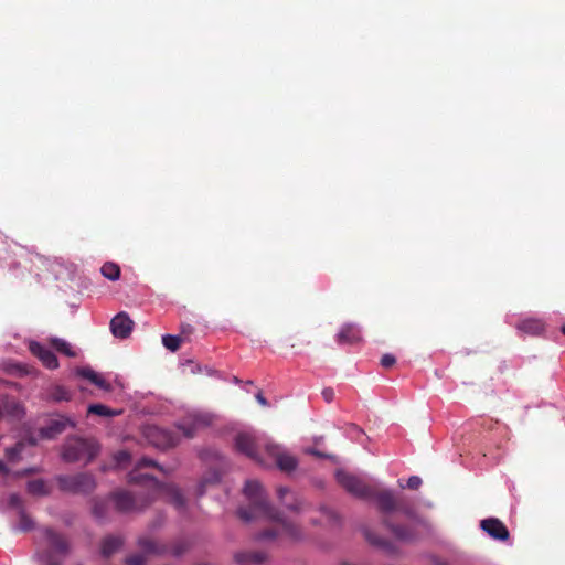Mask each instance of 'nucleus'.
<instances>
[{
	"label": "nucleus",
	"mask_w": 565,
	"mask_h": 565,
	"mask_svg": "<svg viewBox=\"0 0 565 565\" xmlns=\"http://www.w3.org/2000/svg\"><path fill=\"white\" fill-rule=\"evenodd\" d=\"M146 467H156L163 473H169L171 470H166L156 461L141 458L136 469L128 475L129 483L142 484L147 491L131 493L126 490H117L109 494V499L114 502L115 509L120 513H132L143 511L149 507L158 497H164L175 508L182 509L185 500L181 491L171 483H162L149 475L139 473V470Z\"/></svg>",
	"instance_id": "nucleus-1"
},
{
	"label": "nucleus",
	"mask_w": 565,
	"mask_h": 565,
	"mask_svg": "<svg viewBox=\"0 0 565 565\" xmlns=\"http://www.w3.org/2000/svg\"><path fill=\"white\" fill-rule=\"evenodd\" d=\"M370 499L376 501L377 510L383 514V524L396 540L415 542L430 535L431 524L418 516L403 499H397L392 490L373 487Z\"/></svg>",
	"instance_id": "nucleus-2"
},
{
	"label": "nucleus",
	"mask_w": 565,
	"mask_h": 565,
	"mask_svg": "<svg viewBox=\"0 0 565 565\" xmlns=\"http://www.w3.org/2000/svg\"><path fill=\"white\" fill-rule=\"evenodd\" d=\"M244 493L249 500V507L238 509L237 513L242 520L250 521L255 518L264 516L277 522L275 529L259 533L258 540H274L280 535H285L290 540L301 539L300 527L281 518L280 512L269 503L265 490L258 481L248 480L245 483Z\"/></svg>",
	"instance_id": "nucleus-3"
},
{
	"label": "nucleus",
	"mask_w": 565,
	"mask_h": 565,
	"mask_svg": "<svg viewBox=\"0 0 565 565\" xmlns=\"http://www.w3.org/2000/svg\"><path fill=\"white\" fill-rule=\"evenodd\" d=\"M43 536L47 543V548L40 554V558L46 565H62L63 559L72 553V543L68 537L52 527L42 530Z\"/></svg>",
	"instance_id": "nucleus-4"
},
{
	"label": "nucleus",
	"mask_w": 565,
	"mask_h": 565,
	"mask_svg": "<svg viewBox=\"0 0 565 565\" xmlns=\"http://www.w3.org/2000/svg\"><path fill=\"white\" fill-rule=\"evenodd\" d=\"M98 451L99 446L95 440L72 437L67 438L63 445L62 458L70 463L84 461L87 465L94 460Z\"/></svg>",
	"instance_id": "nucleus-5"
},
{
	"label": "nucleus",
	"mask_w": 565,
	"mask_h": 565,
	"mask_svg": "<svg viewBox=\"0 0 565 565\" xmlns=\"http://www.w3.org/2000/svg\"><path fill=\"white\" fill-rule=\"evenodd\" d=\"M58 488L74 494H89L97 486L95 477L89 472L61 475L56 477Z\"/></svg>",
	"instance_id": "nucleus-6"
},
{
	"label": "nucleus",
	"mask_w": 565,
	"mask_h": 565,
	"mask_svg": "<svg viewBox=\"0 0 565 565\" xmlns=\"http://www.w3.org/2000/svg\"><path fill=\"white\" fill-rule=\"evenodd\" d=\"M335 477L339 484L352 495L367 500L371 498L373 486L367 484L361 478L344 471H338Z\"/></svg>",
	"instance_id": "nucleus-7"
},
{
	"label": "nucleus",
	"mask_w": 565,
	"mask_h": 565,
	"mask_svg": "<svg viewBox=\"0 0 565 565\" xmlns=\"http://www.w3.org/2000/svg\"><path fill=\"white\" fill-rule=\"evenodd\" d=\"M214 418V415L210 413L195 412L184 418V420L178 425V429L181 430L186 438H192L200 429L211 426Z\"/></svg>",
	"instance_id": "nucleus-8"
},
{
	"label": "nucleus",
	"mask_w": 565,
	"mask_h": 565,
	"mask_svg": "<svg viewBox=\"0 0 565 565\" xmlns=\"http://www.w3.org/2000/svg\"><path fill=\"white\" fill-rule=\"evenodd\" d=\"M145 436L154 447L166 449L174 447L179 443L178 436L167 429L158 426H149L146 428Z\"/></svg>",
	"instance_id": "nucleus-9"
},
{
	"label": "nucleus",
	"mask_w": 565,
	"mask_h": 565,
	"mask_svg": "<svg viewBox=\"0 0 565 565\" xmlns=\"http://www.w3.org/2000/svg\"><path fill=\"white\" fill-rule=\"evenodd\" d=\"M266 452L275 460L276 466L285 472L294 471L297 468V459L282 451L278 445L267 444L265 446Z\"/></svg>",
	"instance_id": "nucleus-10"
},
{
	"label": "nucleus",
	"mask_w": 565,
	"mask_h": 565,
	"mask_svg": "<svg viewBox=\"0 0 565 565\" xmlns=\"http://www.w3.org/2000/svg\"><path fill=\"white\" fill-rule=\"evenodd\" d=\"M235 446L237 450L259 465H264L260 459L258 445L255 437L248 433H239L235 438Z\"/></svg>",
	"instance_id": "nucleus-11"
},
{
	"label": "nucleus",
	"mask_w": 565,
	"mask_h": 565,
	"mask_svg": "<svg viewBox=\"0 0 565 565\" xmlns=\"http://www.w3.org/2000/svg\"><path fill=\"white\" fill-rule=\"evenodd\" d=\"M480 526L489 536L494 540L507 541L510 536L508 527L497 518L482 520Z\"/></svg>",
	"instance_id": "nucleus-12"
},
{
	"label": "nucleus",
	"mask_w": 565,
	"mask_h": 565,
	"mask_svg": "<svg viewBox=\"0 0 565 565\" xmlns=\"http://www.w3.org/2000/svg\"><path fill=\"white\" fill-rule=\"evenodd\" d=\"M134 327V321L126 312H119L110 321V330L114 337L126 339L130 335Z\"/></svg>",
	"instance_id": "nucleus-13"
},
{
	"label": "nucleus",
	"mask_w": 565,
	"mask_h": 565,
	"mask_svg": "<svg viewBox=\"0 0 565 565\" xmlns=\"http://www.w3.org/2000/svg\"><path fill=\"white\" fill-rule=\"evenodd\" d=\"M67 426H74V424L66 417L58 416L52 418L47 424L40 429V436L45 439H53L57 435L62 434Z\"/></svg>",
	"instance_id": "nucleus-14"
},
{
	"label": "nucleus",
	"mask_w": 565,
	"mask_h": 565,
	"mask_svg": "<svg viewBox=\"0 0 565 565\" xmlns=\"http://www.w3.org/2000/svg\"><path fill=\"white\" fill-rule=\"evenodd\" d=\"M362 340L360 329L351 323L344 324L337 334L339 344H355Z\"/></svg>",
	"instance_id": "nucleus-15"
},
{
	"label": "nucleus",
	"mask_w": 565,
	"mask_h": 565,
	"mask_svg": "<svg viewBox=\"0 0 565 565\" xmlns=\"http://www.w3.org/2000/svg\"><path fill=\"white\" fill-rule=\"evenodd\" d=\"M30 349L31 352L36 355L47 369L54 370L58 366L57 358L51 350L39 343H32Z\"/></svg>",
	"instance_id": "nucleus-16"
},
{
	"label": "nucleus",
	"mask_w": 565,
	"mask_h": 565,
	"mask_svg": "<svg viewBox=\"0 0 565 565\" xmlns=\"http://www.w3.org/2000/svg\"><path fill=\"white\" fill-rule=\"evenodd\" d=\"M138 546L145 554L151 555H164L168 553V545L161 544L150 537H140L138 540Z\"/></svg>",
	"instance_id": "nucleus-17"
},
{
	"label": "nucleus",
	"mask_w": 565,
	"mask_h": 565,
	"mask_svg": "<svg viewBox=\"0 0 565 565\" xmlns=\"http://www.w3.org/2000/svg\"><path fill=\"white\" fill-rule=\"evenodd\" d=\"M266 559L263 552H241L235 554V562L238 565H260Z\"/></svg>",
	"instance_id": "nucleus-18"
},
{
	"label": "nucleus",
	"mask_w": 565,
	"mask_h": 565,
	"mask_svg": "<svg viewBox=\"0 0 565 565\" xmlns=\"http://www.w3.org/2000/svg\"><path fill=\"white\" fill-rule=\"evenodd\" d=\"M77 374L81 377L88 380L90 383L95 384L97 387L102 390H110V384L107 383L99 374H97L90 367H81L77 370Z\"/></svg>",
	"instance_id": "nucleus-19"
},
{
	"label": "nucleus",
	"mask_w": 565,
	"mask_h": 565,
	"mask_svg": "<svg viewBox=\"0 0 565 565\" xmlns=\"http://www.w3.org/2000/svg\"><path fill=\"white\" fill-rule=\"evenodd\" d=\"M122 545V539L119 536L109 535L106 536L100 544V553L104 557L111 556Z\"/></svg>",
	"instance_id": "nucleus-20"
},
{
	"label": "nucleus",
	"mask_w": 565,
	"mask_h": 565,
	"mask_svg": "<svg viewBox=\"0 0 565 565\" xmlns=\"http://www.w3.org/2000/svg\"><path fill=\"white\" fill-rule=\"evenodd\" d=\"M518 329L525 333L536 335V334H540L544 330V323L539 319L530 318V319H525V320L521 321L518 324Z\"/></svg>",
	"instance_id": "nucleus-21"
},
{
	"label": "nucleus",
	"mask_w": 565,
	"mask_h": 565,
	"mask_svg": "<svg viewBox=\"0 0 565 565\" xmlns=\"http://www.w3.org/2000/svg\"><path fill=\"white\" fill-rule=\"evenodd\" d=\"M364 535H365V539L367 540V542L370 544L384 550L388 554H394L395 553V546L390 541L381 539V537L374 535L370 530H365L364 531Z\"/></svg>",
	"instance_id": "nucleus-22"
},
{
	"label": "nucleus",
	"mask_w": 565,
	"mask_h": 565,
	"mask_svg": "<svg viewBox=\"0 0 565 565\" xmlns=\"http://www.w3.org/2000/svg\"><path fill=\"white\" fill-rule=\"evenodd\" d=\"M277 494H278V498L284 502L285 507L292 511V512H299L301 509H302V502L294 497L292 500L289 502V501H285V498L288 495V494H291V491L289 490V488L287 487H279L277 489Z\"/></svg>",
	"instance_id": "nucleus-23"
},
{
	"label": "nucleus",
	"mask_w": 565,
	"mask_h": 565,
	"mask_svg": "<svg viewBox=\"0 0 565 565\" xmlns=\"http://www.w3.org/2000/svg\"><path fill=\"white\" fill-rule=\"evenodd\" d=\"M100 273L105 278L116 281L120 277V267L116 263L107 262L102 266Z\"/></svg>",
	"instance_id": "nucleus-24"
},
{
	"label": "nucleus",
	"mask_w": 565,
	"mask_h": 565,
	"mask_svg": "<svg viewBox=\"0 0 565 565\" xmlns=\"http://www.w3.org/2000/svg\"><path fill=\"white\" fill-rule=\"evenodd\" d=\"M190 547V542L185 539H178L171 545H168V553L175 557L183 555Z\"/></svg>",
	"instance_id": "nucleus-25"
},
{
	"label": "nucleus",
	"mask_w": 565,
	"mask_h": 565,
	"mask_svg": "<svg viewBox=\"0 0 565 565\" xmlns=\"http://www.w3.org/2000/svg\"><path fill=\"white\" fill-rule=\"evenodd\" d=\"M51 344L57 352L68 358H74L76 355V352L72 349L71 344L63 339L53 338L51 339Z\"/></svg>",
	"instance_id": "nucleus-26"
},
{
	"label": "nucleus",
	"mask_w": 565,
	"mask_h": 565,
	"mask_svg": "<svg viewBox=\"0 0 565 565\" xmlns=\"http://www.w3.org/2000/svg\"><path fill=\"white\" fill-rule=\"evenodd\" d=\"M28 492L33 495H47L49 489L42 479H35L28 482Z\"/></svg>",
	"instance_id": "nucleus-27"
},
{
	"label": "nucleus",
	"mask_w": 565,
	"mask_h": 565,
	"mask_svg": "<svg viewBox=\"0 0 565 565\" xmlns=\"http://www.w3.org/2000/svg\"><path fill=\"white\" fill-rule=\"evenodd\" d=\"M87 412H88V414L105 416V417H113L120 413V412L110 409L109 407H107L103 404H90L88 406Z\"/></svg>",
	"instance_id": "nucleus-28"
},
{
	"label": "nucleus",
	"mask_w": 565,
	"mask_h": 565,
	"mask_svg": "<svg viewBox=\"0 0 565 565\" xmlns=\"http://www.w3.org/2000/svg\"><path fill=\"white\" fill-rule=\"evenodd\" d=\"M24 449V443L19 441L14 446L6 449V458L10 462H18L21 459V454Z\"/></svg>",
	"instance_id": "nucleus-29"
},
{
	"label": "nucleus",
	"mask_w": 565,
	"mask_h": 565,
	"mask_svg": "<svg viewBox=\"0 0 565 565\" xmlns=\"http://www.w3.org/2000/svg\"><path fill=\"white\" fill-rule=\"evenodd\" d=\"M108 504L106 501L100 499H95L93 503V514L99 520L104 521L107 518Z\"/></svg>",
	"instance_id": "nucleus-30"
},
{
	"label": "nucleus",
	"mask_w": 565,
	"mask_h": 565,
	"mask_svg": "<svg viewBox=\"0 0 565 565\" xmlns=\"http://www.w3.org/2000/svg\"><path fill=\"white\" fill-rule=\"evenodd\" d=\"M51 397H52V399H54L56 402L70 401L72 397V394L64 386L57 385L52 388Z\"/></svg>",
	"instance_id": "nucleus-31"
},
{
	"label": "nucleus",
	"mask_w": 565,
	"mask_h": 565,
	"mask_svg": "<svg viewBox=\"0 0 565 565\" xmlns=\"http://www.w3.org/2000/svg\"><path fill=\"white\" fill-rule=\"evenodd\" d=\"M162 343L168 350L174 352L180 348L181 338L179 335L166 334L162 337Z\"/></svg>",
	"instance_id": "nucleus-32"
},
{
	"label": "nucleus",
	"mask_w": 565,
	"mask_h": 565,
	"mask_svg": "<svg viewBox=\"0 0 565 565\" xmlns=\"http://www.w3.org/2000/svg\"><path fill=\"white\" fill-rule=\"evenodd\" d=\"M34 526L33 520L23 511H20V520H19V530L22 532H28L32 530Z\"/></svg>",
	"instance_id": "nucleus-33"
},
{
	"label": "nucleus",
	"mask_w": 565,
	"mask_h": 565,
	"mask_svg": "<svg viewBox=\"0 0 565 565\" xmlns=\"http://www.w3.org/2000/svg\"><path fill=\"white\" fill-rule=\"evenodd\" d=\"M4 409L13 416L20 417L23 413L22 406L17 402H7Z\"/></svg>",
	"instance_id": "nucleus-34"
},
{
	"label": "nucleus",
	"mask_w": 565,
	"mask_h": 565,
	"mask_svg": "<svg viewBox=\"0 0 565 565\" xmlns=\"http://www.w3.org/2000/svg\"><path fill=\"white\" fill-rule=\"evenodd\" d=\"M115 461L118 466H124L126 465L127 462L130 461L131 459V456L128 451L126 450H120L118 451L116 455H115Z\"/></svg>",
	"instance_id": "nucleus-35"
},
{
	"label": "nucleus",
	"mask_w": 565,
	"mask_h": 565,
	"mask_svg": "<svg viewBox=\"0 0 565 565\" xmlns=\"http://www.w3.org/2000/svg\"><path fill=\"white\" fill-rule=\"evenodd\" d=\"M128 565H145L146 557L142 554L130 555L126 558Z\"/></svg>",
	"instance_id": "nucleus-36"
},
{
	"label": "nucleus",
	"mask_w": 565,
	"mask_h": 565,
	"mask_svg": "<svg viewBox=\"0 0 565 565\" xmlns=\"http://www.w3.org/2000/svg\"><path fill=\"white\" fill-rule=\"evenodd\" d=\"M396 363V359L393 354L386 353L381 358V365L384 369H390Z\"/></svg>",
	"instance_id": "nucleus-37"
},
{
	"label": "nucleus",
	"mask_w": 565,
	"mask_h": 565,
	"mask_svg": "<svg viewBox=\"0 0 565 565\" xmlns=\"http://www.w3.org/2000/svg\"><path fill=\"white\" fill-rule=\"evenodd\" d=\"M422 486V479L418 476H412L407 480V488L417 490Z\"/></svg>",
	"instance_id": "nucleus-38"
},
{
	"label": "nucleus",
	"mask_w": 565,
	"mask_h": 565,
	"mask_svg": "<svg viewBox=\"0 0 565 565\" xmlns=\"http://www.w3.org/2000/svg\"><path fill=\"white\" fill-rule=\"evenodd\" d=\"M218 476L217 475H214L213 478L209 479V478H205L202 480V482L200 483L199 486V495H202L204 493V489H205V486L207 483H211V482H217L218 481Z\"/></svg>",
	"instance_id": "nucleus-39"
},
{
	"label": "nucleus",
	"mask_w": 565,
	"mask_h": 565,
	"mask_svg": "<svg viewBox=\"0 0 565 565\" xmlns=\"http://www.w3.org/2000/svg\"><path fill=\"white\" fill-rule=\"evenodd\" d=\"M322 396L326 399V402L330 403L334 398V391L332 388H330V387L324 388L322 391Z\"/></svg>",
	"instance_id": "nucleus-40"
},
{
	"label": "nucleus",
	"mask_w": 565,
	"mask_h": 565,
	"mask_svg": "<svg viewBox=\"0 0 565 565\" xmlns=\"http://www.w3.org/2000/svg\"><path fill=\"white\" fill-rule=\"evenodd\" d=\"M10 505L13 508H21V499L18 494H11L9 499Z\"/></svg>",
	"instance_id": "nucleus-41"
},
{
	"label": "nucleus",
	"mask_w": 565,
	"mask_h": 565,
	"mask_svg": "<svg viewBox=\"0 0 565 565\" xmlns=\"http://www.w3.org/2000/svg\"><path fill=\"white\" fill-rule=\"evenodd\" d=\"M322 512L324 513L328 521L335 522L338 520V515L335 514V512H333L329 509H323Z\"/></svg>",
	"instance_id": "nucleus-42"
},
{
	"label": "nucleus",
	"mask_w": 565,
	"mask_h": 565,
	"mask_svg": "<svg viewBox=\"0 0 565 565\" xmlns=\"http://www.w3.org/2000/svg\"><path fill=\"white\" fill-rule=\"evenodd\" d=\"M306 452L311 454V455H313L316 457H319V458H327L328 457V455H326V454H323V452H321V451H319V450H317L315 448L307 449Z\"/></svg>",
	"instance_id": "nucleus-43"
},
{
	"label": "nucleus",
	"mask_w": 565,
	"mask_h": 565,
	"mask_svg": "<svg viewBox=\"0 0 565 565\" xmlns=\"http://www.w3.org/2000/svg\"><path fill=\"white\" fill-rule=\"evenodd\" d=\"M256 399L260 405H263V406L267 405V399L264 397V395L260 392L256 395Z\"/></svg>",
	"instance_id": "nucleus-44"
},
{
	"label": "nucleus",
	"mask_w": 565,
	"mask_h": 565,
	"mask_svg": "<svg viewBox=\"0 0 565 565\" xmlns=\"http://www.w3.org/2000/svg\"><path fill=\"white\" fill-rule=\"evenodd\" d=\"M8 468L4 461L0 460V473H8Z\"/></svg>",
	"instance_id": "nucleus-45"
},
{
	"label": "nucleus",
	"mask_w": 565,
	"mask_h": 565,
	"mask_svg": "<svg viewBox=\"0 0 565 565\" xmlns=\"http://www.w3.org/2000/svg\"><path fill=\"white\" fill-rule=\"evenodd\" d=\"M3 414H4L3 407L0 405V420L3 418Z\"/></svg>",
	"instance_id": "nucleus-46"
},
{
	"label": "nucleus",
	"mask_w": 565,
	"mask_h": 565,
	"mask_svg": "<svg viewBox=\"0 0 565 565\" xmlns=\"http://www.w3.org/2000/svg\"><path fill=\"white\" fill-rule=\"evenodd\" d=\"M562 332L565 334V326L562 327Z\"/></svg>",
	"instance_id": "nucleus-47"
}]
</instances>
